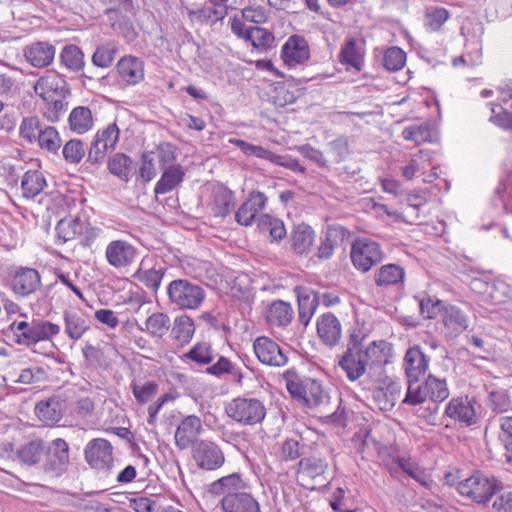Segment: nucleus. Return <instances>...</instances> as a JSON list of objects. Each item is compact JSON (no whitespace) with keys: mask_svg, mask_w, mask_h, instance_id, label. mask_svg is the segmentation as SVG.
I'll use <instances>...</instances> for the list:
<instances>
[{"mask_svg":"<svg viewBox=\"0 0 512 512\" xmlns=\"http://www.w3.org/2000/svg\"><path fill=\"white\" fill-rule=\"evenodd\" d=\"M440 317L442 332L448 340H454L468 328V316L455 305H445Z\"/></svg>","mask_w":512,"mask_h":512,"instance_id":"nucleus-14","label":"nucleus"},{"mask_svg":"<svg viewBox=\"0 0 512 512\" xmlns=\"http://www.w3.org/2000/svg\"><path fill=\"white\" fill-rule=\"evenodd\" d=\"M108 263L116 268L125 267L128 264V245L125 241L115 240L106 248Z\"/></svg>","mask_w":512,"mask_h":512,"instance_id":"nucleus-40","label":"nucleus"},{"mask_svg":"<svg viewBox=\"0 0 512 512\" xmlns=\"http://www.w3.org/2000/svg\"><path fill=\"white\" fill-rule=\"evenodd\" d=\"M169 302L182 310H196L205 300L204 289L187 279H176L167 287Z\"/></svg>","mask_w":512,"mask_h":512,"instance_id":"nucleus-4","label":"nucleus"},{"mask_svg":"<svg viewBox=\"0 0 512 512\" xmlns=\"http://www.w3.org/2000/svg\"><path fill=\"white\" fill-rule=\"evenodd\" d=\"M65 331L67 335L73 339L78 340L88 329V325L81 316L75 313H64Z\"/></svg>","mask_w":512,"mask_h":512,"instance_id":"nucleus-49","label":"nucleus"},{"mask_svg":"<svg viewBox=\"0 0 512 512\" xmlns=\"http://www.w3.org/2000/svg\"><path fill=\"white\" fill-rule=\"evenodd\" d=\"M350 258L357 270L368 272L382 261L383 251L379 243L368 238H361L352 244Z\"/></svg>","mask_w":512,"mask_h":512,"instance_id":"nucleus-6","label":"nucleus"},{"mask_svg":"<svg viewBox=\"0 0 512 512\" xmlns=\"http://www.w3.org/2000/svg\"><path fill=\"white\" fill-rule=\"evenodd\" d=\"M293 318V309L288 302L283 300L273 301L267 308L265 319L271 326L285 327Z\"/></svg>","mask_w":512,"mask_h":512,"instance_id":"nucleus-27","label":"nucleus"},{"mask_svg":"<svg viewBox=\"0 0 512 512\" xmlns=\"http://www.w3.org/2000/svg\"><path fill=\"white\" fill-rule=\"evenodd\" d=\"M480 405L474 397L468 395L452 398L446 405L445 415L465 424L474 425L479 419Z\"/></svg>","mask_w":512,"mask_h":512,"instance_id":"nucleus-8","label":"nucleus"},{"mask_svg":"<svg viewBox=\"0 0 512 512\" xmlns=\"http://www.w3.org/2000/svg\"><path fill=\"white\" fill-rule=\"evenodd\" d=\"M227 416L245 426L260 424L266 416V408L257 398L237 397L225 407Z\"/></svg>","mask_w":512,"mask_h":512,"instance_id":"nucleus-5","label":"nucleus"},{"mask_svg":"<svg viewBox=\"0 0 512 512\" xmlns=\"http://www.w3.org/2000/svg\"><path fill=\"white\" fill-rule=\"evenodd\" d=\"M317 333L326 345L335 346L342 336L341 324L334 314H323L317 321Z\"/></svg>","mask_w":512,"mask_h":512,"instance_id":"nucleus-20","label":"nucleus"},{"mask_svg":"<svg viewBox=\"0 0 512 512\" xmlns=\"http://www.w3.org/2000/svg\"><path fill=\"white\" fill-rule=\"evenodd\" d=\"M146 267V261H142L141 267L133 274V278L155 292L162 280V269Z\"/></svg>","mask_w":512,"mask_h":512,"instance_id":"nucleus-39","label":"nucleus"},{"mask_svg":"<svg viewBox=\"0 0 512 512\" xmlns=\"http://www.w3.org/2000/svg\"><path fill=\"white\" fill-rule=\"evenodd\" d=\"M361 354L367 369H380L388 363V343L373 341L366 347L361 343Z\"/></svg>","mask_w":512,"mask_h":512,"instance_id":"nucleus-22","label":"nucleus"},{"mask_svg":"<svg viewBox=\"0 0 512 512\" xmlns=\"http://www.w3.org/2000/svg\"><path fill=\"white\" fill-rule=\"evenodd\" d=\"M424 384L428 398L432 402L440 403L448 398L449 389L444 378H438L430 374L425 379Z\"/></svg>","mask_w":512,"mask_h":512,"instance_id":"nucleus-36","label":"nucleus"},{"mask_svg":"<svg viewBox=\"0 0 512 512\" xmlns=\"http://www.w3.org/2000/svg\"><path fill=\"white\" fill-rule=\"evenodd\" d=\"M328 147L332 161L335 163L344 161L349 155V141L345 135H340L329 142Z\"/></svg>","mask_w":512,"mask_h":512,"instance_id":"nucleus-57","label":"nucleus"},{"mask_svg":"<svg viewBox=\"0 0 512 512\" xmlns=\"http://www.w3.org/2000/svg\"><path fill=\"white\" fill-rule=\"evenodd\" d=\"M112 445L103 438L90 440L84 450L86 462L96 470H110L113 463Z\"/></svg>","mask_w":512,"mask_h":512,"instance_id":"nucleus-9","label":"nucleus"},{"mask_svg":"<svg viewBox=\"0 0 512 512\" xmlns=\"http://www.w3.org/2000/svg\"><path fill=\"white\" fill-rule=\"evenodd\" d=\"M185 357L201 365L209 364L213 360L211 346L206 342L197 343Z\"/></svg>","mask_w":512,"mask_h":512,"instance_id":"nucleus-58","label":"nucleus"},{"mask_svg":"<svg viewBox=\"0 0 512 512\" xmlns=\"http://www.w3.org/2000/svg\"><path fill=\"white\" fill-rule=\"evenodd\" d=\"M235 206L234 194L231 190L221 187L214 194V211L218 216H227Z\"/></svg>","mask_w":512,"mask_h":512,"instance_id":"nucleus-41","label":"nucleus"},{"mask_svg":"<svg viewBox=\"0 0 512 512\" xmlns=\"http://www.w3.org/2000/svg\"><path fill=\"white\" fill-rule=\"evenodd\" d=\"M33 321H20L13 322L9 326V330L15 334L17 337L16 342L20 345L30 346L33 345V332L34 328Z\"/></svg>","mask_w":512,"mask_h":512,"instance_id":"nucleus-55","label":"nucleus"},{"mask_svg":"<svg viewBox=\"0 0 512 512\" xmlns=\"http://www.w3.org/2000/svg\"><path fill=\"white\" fill-rule=\"evenodd\" d=\"M487 405L494 412L504 413L509 409L511 400L505 390L492 391L488 395Z\"/></svg>","mask_w":512,"mask_h":512,"instance_id":"nucleus-61","label":"nucleus"},{"mask_svg":"<svg viewBox=\"0 0 512 512\" xmlns=\"http://www.w3.org/2000/svg\"><path fill=\"white\" fill-rule=\"evenodd\" d=\"M408 381H418L429 367V359L417 345L409 348L404 356L403 363Z\"/></svg>","mask_w":512,"mask_h":512,"instance_id":"nucleus-17","label":"nucleus"},{"mask_svg":"<svg viewBox=\"0 0 512 512\" xmlns=\"http://www.w3.org/2000/svg\"><path fill=\"white\" fill-rule=\"evenodd\" d=\"M161 178L155 185V194H166L176 188L185 176V170L181 165L162 168Z\"/></svg>","mask_w":512,"mask_h":512,"instance_id":"nucleus-29","label":"nucleus"},{"mask_svg":"<svg viewBox=\"0 0 512 512\" xmlns=\"http://www.w3.org/2000/svg\"><path fill=\"white\" fill-rule=\"evenodd\" d=\"M362 341L363 338H361L358 334H351L347 348L338 361L339 367L345 372L346 377L350 381L358 380L367 371V367L361 354Z\"/></svg>","mask_w":512,"mask_h":512,"instance_id":"nucleus-7","label":"nucleus"},{"mask_svg":"<svg viewBox=\"0 0 512 512\" xmlns=\"http://www.w3.org/2000/svg\"><path fill=\"white\" fill-rule=\"evenodd\" d=\"M171 328L170 317L163 312H153L147 318L145 325L141 326L140 331H144L150 336L161 338L168 333Z\"/></svg>","mask_w":512,"mask_h":512,"instance_id":"nucleus-32","label":"nucleus"},{"mask_svg":"<svg viewBox=\"0 0 512 512\" xmlns=\"http://www.w3.org/2000/svg\"><path fill=\"white\" fill-rule=\"evenodd\" d=\"M61 83H64V81L53 75L41 77L36 81L34 90L42 99L52 100Z\"/></svg>","mask_w":512,"mask_h":512,"instance_id":"nucleus-45","label":"nucleus"},{"mask_svg":"<svg viewBox=\"0 0 512 512\" xmlns=\"http://www.w3.org/2000/svg\"><path fill=\"white\" fill-rule=\"evenodd\" d=\"M45 186L46 180L43 174L36 170L27 171L24 174L21 182L23 196H25L26 198H34L40 192H42Z\"/></svg>","mask_w":512,"mask_h":512,"instance_id":"nucleus-35","label":"nucleus"},{"mask_svg":"<svg viewBox=\"0 0 512 512\" xmlns=\"http://www.w3.org/2000/svg\"><path fill=\"white\" fill-rule=\"evenodd\" d=\"M253 349L262 364L282 367L288 362L285 352L269 337L261 336L256 338L253 343Z\"/></svg>","mask_w":512,"mask_h":512,"instance_id":"nucleus-13","label":"nucleus"},{"mask_svg":"<svg viewBox=\"0 0 512 512\" xmlns=\"http://www.w3.org/2000/svg\"><path fill=\"white\" fill-rule=\"evenodd\" d=\"M64 159L69 163H79L85 155L82 141L78 139L69 140L62 149Z\"/></svg>","mask_w":512,"mask_h":512,"instance_id":"nucleus-62","label":"nucleus"},{"mask_svg":"<svg viewBox=\"0 0 512 512\" xmlns=\"http://www.w3.org/2000/svg\"><path fill=\"white\" fill-rule=\"evenodd\" d=\"M226 10L224 8L205 6L198 10H188V16L191 20L206 22L208 20H220L224 17Z\"/></svg>","mask_w":512,"mask_h":512,"instance_id":"nucleus-60","label":"nucleus"},{"mask_svg":"<svg viewBox=\"0 0 512 512\" xmlns=\"http://www.w3.org/2000/svg\"><path fill=\"white\" fill-rule=\"evenodd\" d=\"M61 63L69 70L77 72L84 66V55L75 45H67L60 54Z\"/></svg>","mask_w":512,"mask_h":512,"instance_id":"nucleus-44","label":"nucleus"},{"mask_svg":"<svg viewBox=\"0 0 512 512\" xmlns=\"http://www.w3.org/2000/svg\"><path fill=\"white\" fill-rule=\"evenodd\" d=\"M119 133V128L115 123L109 124L103 130H99L91 143L88 161L92 164L100 163L107 151L115 148L119 139Z\"/></svg>","mask_w":512,"mask_h":512,"instance_id":"nucleus-10","label":"nucleus"},{"mask_svg":"<svg viewBox=\"0 0 512 512\" xmlns=\"http://www.w3.org/2000/svg\"><path fill=\"white\" fill-rule=\"evenodd\" d=\"M24 56L34 67H47L54 59L55 47L48 42H35L24 49Z\"/></svg>","mask_w":512,"mask_h":512,"instance_id":"nucleus-23","label":"nucleus"},{"mask_svg":"<svg viewBox=\"0 0 512 512\" xmlns=\"http://www.w3.org/2000/svg\"><path fill=\"white\" fill-rule=\"evenodd\" d=\"M193 459L198 467L208 471L220 468L225 462L224 453L220 447L207 440L196 443L193 448Z\"/></svg>","mask_w":512,"mask_h":512,"instance_id":"nucleus-12","label":"nucleus"},{"mask_svg":"<svg viewBox=\"0 0 512 512\" xmlns=\"http://www.w3.org/2000/svg\"><path fill=\"white\" fill-rule=\"evenodd\" d=\"M418 381H408V388L403 403L409 405H419L425 402L428 398L426 393L425 384H417Z\"/></svg>","mask_w":512,"mask_h":512,"instance_id":"nucleus-63","label":"nucleus"},{"mask_svg":"<svg viewBox=\"0 0 512 512\" xmlns=\"http://www.w3.org/2000/svg\"><path fill=\"white\" fill-rule=\"evenodd\" d=\"M158 392V384L155 381L149 380L142 382L141 380H134L133 382V395L136 401L143 405L150 401Z\"/></svg>","mask_w":512,"mask_h":512,"instance_id":"nucleus-50","label":"nucleus"},{"mask_svg":"<svg viewBox=\"0 0 512 512\" xmlns=\"http://www.w3.org/2000/svg\"><path fill=\"white\" fill-rule=\"evenodd\" d=\"M33 345L39 342L50 341L59 334L60 326L47 320H33Z\"/></svg>","mask_w":512,"mask_h":512,"instance_id":"nucleus-43","label":"nucleus"},{"mask_svg":"<svg viewBox=\"0 0 512 512\" xmlns=\"http://www.w3.org/2000/svg\"><path fill=\"white\" fill-rule=\"evenodd\" d=\"M47 453V447L43 440L34 439L21 445L17 451V459L26 465H35L40 462Z\"/></svg>","mask_w":512,"mask_h":512,"instance_id":"nucleus-28","label":"nucleus"},{"mask_svg":"<svg viewBox=\"0 0 512 512\" xmlns=\"http://www.w3.org/2000/svg\"><path fill=\"white\" fill-rule=\"evenodd\" d=\"M314 241V231L307 225H298L292 232V248L298 254L306 253Z\"/></svg>","mask_w":512,"mask_h":512,"instance_id":"nucleus-38","label":"nucleus"},{"mask_svg":"<svg viewBox=\"0 0 512 512\" xmlns=\"http://www.w3.org/2000/svg\"><path fill=\"white\" fill-rule=\"evenodd\" d=\"M281 58L289 67L303 64L310 58V48L303 36L292 35L282 46Z\"/></svg>","mask_w":512,"mask_h":512,"instance_id":"nucleus-15","label":"nucleus"},{"mask_svg":"<svg viewBox=\"0 0 512 512\" xmlns=\"http://www.w3.org/2000/svg\"><path fill=\"white\" fill-rule=\"evenodd\" d=\"M297 299L299 321L307 326L320 304V295L311 288L301 287L297 289Z\"/></svg>","mask_w":512,"mask_h":512,"instance_id":"nucleus-21","label":"nucleus"},{"mask_svg":"<svg viewBox=\"0 0 512 512\" xmlns=\"http://www.w3.org/2000/svg\"><path fill=\"white\" fill-rule=\"evenodd\" d=\"M108 170L121 180L128 181V156L124 153H116L109 158Z\"/></svg>","mask_w":512,"mask_h":512,"instance_id":"nucleus-59","label":"nucleus"},{"mask_svg":"<svg viewBox=\"0 0 512 512\" xmlns=\"http://www.w3.org/2000/svg\"><path fill=\"white\" fill-rule=\"evenodd\" d=\"M382 62L386 70L399 71L406 63V54L399 47H390L384 52Z\"/></svg>","mask_w":512,"mask_h":512,"instance_id":"nucleus-52","label":"nucleus"},{"mask_svg":"<svg viewBox=\"0 0 512 512\" xmlns=\"http://www.w3.org/2000/svg\"><path fill=\"white\" fill-rule=\"evenodd\" d=\"M195 325L188 315H180L174 319L171 334L181 345L188 344L193 338Z\"/></svg>","mask_w":512,"mask_h":512,"instance_id":"nucleus-34","label":"nucleus"},{"mask_svg":"<svg viewBox=\"0 0 512 512\" xmlns=\"http://www.w3.org/2000/svg\"><path fill=\"white\" fill-rule=\"evenodd\" d=\"M402 136L407 141L420 144L431 140V129L428 122L407 126L402 131Z\"/></svg>","mask_w":512,"mask_h":512,"instance_id":"nucleus-48","label":"nucleus"},{"mask_svg":"<svg viewBox=\"0 0 512 512\" xmlns=\"http://www.w3.org/2000/svg\"><path fill=\"white\" fill-rule=\"evenodd\" d=\"M203 430V423L199 416H182L174 435L176 446L181 450H185L194 444L196 445Z\"/></svg>","mask_w":512,"mask_h":512,"instance_id":"nucleus-11","label":"nucleus"},{"mask_svg":"<svg viewBox=\"0 0 512 512\" xmlns=\"http://www.w3.org/2000/svg\"><path fill=\"white\" fill-rule=\"evenodd\" d=\"M134 495V497H130V508H132L135 512H157L158 504L155 500L138 495L136 492H130V495Z\"/></svg>","mask_w":512,"mask_h":512,"instance_id":"nucleus-64","label":"nucleus"},{"mask_svg":"<svg viewBox=\"0 0 512 512\" xmlns=\"http://www.w3.org/2000/svg\"><path fill=\"white\" fill-rule=\"evenodd\" d=\"M404 277L405 271L400 265L387 264L380 267L374 281L378 287H386L403 282Z\"/></svg>","mask_w":512,"mask_h":512,"instance_id":"nucleus-31","label":"nucleus"},{"mask_svg":"<svg viewBox=\"0 0 512 512\" xmlns=\"http://www.w3.org/2000/svg\"><path fill=\"white\" fill-rule=\"evenodd\" d=\"M130 312L133 313V322L139 330L153 313L152 302L144 299L143 292L137 285H135V290L130 287Z\"/></svg>","mask_w":512,"mask_h":512,"instance_id":"nucleus-24","label":"nucleus"},{"mask_svg":"<svg viewBox=\"0 0 512 512\" xmlns=\"http://www.w3.org/2000/svg\"><path fill=\"white\" fill-rule=\"evenodd\" d=\"M58 237L64 242H67L77 234H81L83 231V223L79 218H65L58 222L56 226Z\"/></svg>","mask_w":512,"mask_h":512,"instance_id":"nucleus-47","label":"nucleus"},{"mask_svg":"<svg viewBox=\"0 0 512 512\" xmlns=\"http://www.w3.org/2000/svg\"><path fill=\"white\" fill-rule=\"evenodd\" d=\"M33 321H20L13 322L9 326V330L15 334L17 337L16 342L20 345L30 346L33 345V332L34 328Z\"/></svg>","mask_w":512,"mask_h":512,"instance_id":"nucleus-53","label":"nucleus"},{"mask_svg":"<svg viewBox=\"0 0 512 512\" xmlns=\"http://www.w3.org/2000/svg\"><path fill=\"white\" fill-rule=\"evenodd\" d=\"M35 413L37 417L47 425H52L58 422L62 417L60 404L54 399L40 401L37 403Z\"/></svg>","mask_w":512,"mask_h":512,"instance_id":"nucleus-37","label":"nucleus"},{"mask_svg":"<svg viewBox=\"0 0 512 512\" xmlns=\"http://www.w3.org/2000/svg\"><path fill=\"white\" fill-rule=\"evenodd\" d=\"M343 236L344 231L341 227H329L318 248L317 256L320 259H329L334 253L338 238H342Z\"/></svg>","mask_w":512,"mask_h":512,"instance_id":"nucleus-42","label":"nucleus"},{"mask_svg":"<svg viewBox=\"0 0 512 512\" xmlns=\"http://www.w3.org/2000/svg\"><path fill=\"white\" fill-rule=\"evenodd\" d=\"M209 492L222 496L223 512H261L260 505L250 492V486L239 473L221 477L210 484Z\"/></svg>","mask_w":512,"mask_h":512,"instance_id":"nucleus-1","label":"nucleus"},{"mask_svg":"<svg viewBox=\"0 0 512 512\" xmlns=\"http://www.w3.org/2000/svg\"><path fill=\"white\" fill-rule=\"evenodd\" d=\"M38 145L50 153L57 154L61 147V139L54 127L46 126L43 128L38 139Z\"/></svg>","mask_w":512,"mask_h":512,"instance_id":"nucleus-46","label":"nucleus"},{"mask_svg":"<svg viewBox=\"0 0 512 512\" xmlns=\"http://www.w3.org/2000/svg\"><path fill=\"white\" fill-rule=\"evenodd\" d=\"M494 427L499 429L498 439L504 446L506 461L512 464V416H500L489 419L485 432L489 428Z\"/></svg>","mask_w":512,"mask_h":512,"instance_id":"nucleus-25","label":"nucleus"},{"mask_svg":"<svg viewBox=\"0 0 512 512\" xmlns=\"http://www.w3.org/2000/svg\"><path fill=\"white\" fill-rule=\"evenodd\" d=\"M340 63L346 65L347 70L361 71L364 65V52L354 38L346 40L339 53Z\"/></svg>","mask_w":512,"mask_h":512,"instance_id":"nucleus-26","label":"nucleus"},{"mask_svg":"<svg viewBox=\"0 0 512 512\" xmlns=\"http://www.w3.org/2000/svg\"><path fill=\"white\" fill-rule=\"evenodd\" d=\"M267 197L260 191H253L235 214V220L242 226H250L267 203Z\"/></svg>","mask_w":512,"mask_h":512,"instance_id":"nucleus-16","label":"nucleus"},{"mask_svg":"<svg viewBox=\"0 0 512 512\" xmlns=\"http://www.w3.org/2000/svg\"><path fill=\"white\" fill-rule=\"evenodd\" d=\"M46 454L49 455L48 469L59 473L69 461L68 444L65 440L58 438L52 441L50 447H47Z\"/></svg>","mask_w":512,"mask_h":512,"instance_id":"nucleus-30","label":"nucleus"},{"mask_svg":"<svg viewBox=\"0 0 512 512\" xmlns=\"http://www.w3.org/2000/svg\"><path fill=\"white\" fill-rule=\"evenodd\" d=\"M458 492L476 503H486L493 495L503 490V484L492 475L481 471L474 472L457 485Z\"/></svg>","mask_w":512,"mask_h":512,"instance_id":"nucleus-3","label":"nucleus"},{"mask_svg":"<svg viewBox=\"0 0 512 512\" xmlns=\"http://www.w3.org/2000/svg\"><path fill=\"white\" fill-rule=\"evenodd\" d=\"M41 280L37 270L32 268L19 269L12 280L13 291L21 296H27L40 287Z\"/></svg>","mask_w":512,"mask_h":512,"instance_id":"nucleus-19","label":"nucleus"},{"mask_svg":"<svg viewBox=\"0 0 512 512\" xmlns=\"http://www.w3.org/2000/svg\"><path fill=\"white\" fill-rule=\"evenodd\" d=\"M283 379L289 394L307 407H316L328 398L320 382L315 379H301L295 370L283 373Z\"/></svg>","mask_w":512,"mask_h":512,"instance_id":"nucleus-2","label":"nucleus"},{"mask_svg":"<svg viewBox=\"0 0 512 512\" xmlns=\"http://www.w3.org/2000/svg\"><path fill=\"white\" fill-rule=\"evenodd\" d=\"M249 35V41L252 46L258 50L267 51L274 45L275 37L273 33L264 28L252 27V31Z\"/></svg>","mask_w":512,"mask_h":512,"instance_id":"nucleus-51","label":"nucleus"},{"mask_svg":"<svg viewBox=\"0 0 512 512\" xmlns=\"http://www.w3.org/2000/svg\"><path fill=\"white\" fill-rule=\"evenodd\" d=\"M68 122L73 132L78 134L87 132L93 126L91 110L84 106L74 108L69 115Z\"/></svg>","mask_w":512,"mask_h":512,"instance_id":"nucleus-33","label":"nucleus"},{"mask_svg":"<svg viewBox=\"0 0 512 512\" xmlns=\"http://www.w3.org/2000/svg\"><path fill=\"white\" fill-rule=\"evenodd\" d=\"M33 321H20L13 322L9 326V330L15 334L17 337L16 342L20 345L30 346L33 345V332L34 328Z\"/></svg>","mask_w":512,"mask_h":512,"instance_id":"nucleus-54","label":"nucleus"},{"mask_svg":"<svg viewBox=\"0 0 512 512\" xmlns=\"http://www.w3.org/2000/svg\"><path fill=\"white\" fill-rule=\"evenodd\" d=\"M44 127L45 124L38 117L25 118L20 125V136L30 143L35 142Z\"/></svg>","mask_w":512,"mask_h":512,"instance_id":"nucleus-56","label":"nucleus"},{"mask_svg":"<svg viewBox=\"0 0 512 512\" xmlns=\"http://www.w3.org/2000/svg\"><path fill=\"white\" fill-rule=\"evenodd\" d=\"M327 468L328 463L324 459L311 456L299 461L297 473L303 481L310 479L318 484H323L326 481L324 474Z\"/></svg>","mask_w":512,"mask_h":512,"instance_id":"nucleus-18","label":"nucleus"}]
</instances>
